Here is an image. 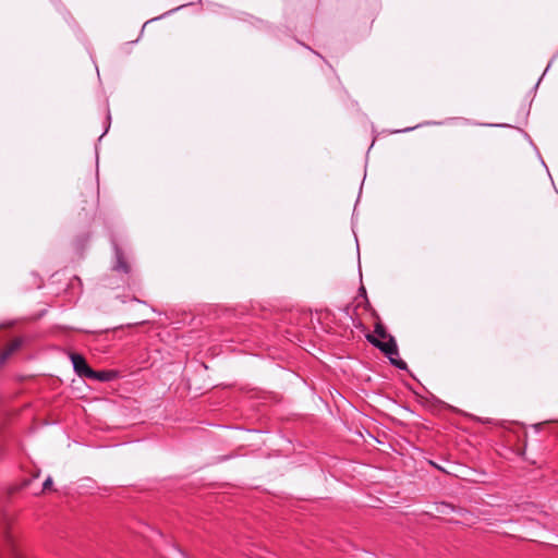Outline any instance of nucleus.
<instances>
[{
    "instance_id": "nucleus-3",
    "label": "nucleus",
    "mask_w": 558,
    "mask_h": 558,
    "mask_svg": "<svg viewBox=\"0 0 558 558\" xmlns=\"http://www.w3.org/2000/svg\"><path fill=\"white\" fill-rule=\"evenodd\" d=\"M117 377L114 371H95V375H90L89 379H97L100 381H110Z\"/></svg>"
},
{
    "instance_id": "nucleus-5",
    "label": "nucleus",
    "mask_w": 558,
    "mask_h": 558,
    "mask_svg": "<svg viewBox=\"0 0 558 558\" xmlns=\"http://www.w3.org/2000/svg\"><path fill=\"white\" fill-rule=\"evenodd\" d=\"M12 558H24L23 554L16 548V546L10 542Z\"/></svg>"
},
{
    "instance_id": "nucleus-2",
    "label": "nucleus",
    "mask_w": 558,
    "mask_h": 558,
    "mask_svg": "<svg viewBox=\"0 0 558 558\" xmlns=\"http://www.w3.org/2000/svg\"><path fill=\"white\" fill-rule=\"evenodd\" d=\"M70 359L73 364V368L78 376L89 378L90 375H95V371L89 367L83 355L72 353Z\"/></svg>"
},
{
    "instance_id": "nucleus-4",
    "label": "nucleus",
    "mask_w": 558,
    "mask_h": 558,
    "mask_svg": "<svg viewBox=\"0 0 558 558\" xmlns=\"http://www.w3.org/2000/svg\"><path fill=\"white\" fill-rule=\"evenodd\" d=\"M116 269L124 271V272L130 271V267H129L128 263L123 259V257L121 255L118 256Z\"/></svg>"
},
{
    "instance_id": "nucleus-1",
    "label": "nucleus",
    "mask_w": 558,
    "mask_h": 558,
    "mask_svg": "<svg viewBox=\"0 0 558 558\" xmlns=\"http://www.w3.org/2000/svg\"><path fill=\"white\" fill-rule=\"evenodd\" d=\"M366 339L369 343L379 349L393 366L399 369L407 368V363L399 359V351L395 338L387 333L381 323L375 325L374 333L366 335Z\"/></svg>"
},
{
    "instance_id": "nucleus-7",
    "label": "nucleus",
    "mask_w": 558,
    "mask_h": 558,
    "mask_svg": "<svg viewBox=\"0 0 558 558\" xmlns=\"http://www.w3.org/2000/svg\"><path fill=\"white\" fill-rule=\"evenodd\" d=\"M51 485H52V480H51V477H48L45 480L43 487H44V489H48L51 487Z\"/></svg>"
},
{
    "instance_id": "nucleus-6",
    "label": "nucleus",
    "mask_w": 558,
    "mask_h": 558,
    "mask_svg": "<svg viewBox=\"0 0 558 558\" xmlns=\"http://www.w3.org/2000/svg\"><path fill=\"white\" fill-rule=\"evenodd\" d=\"M21 344H22L21 339L14 340L9 347V353H12L13 351L17 350L21 347Z\"/></svg>"
}]
</instances>
